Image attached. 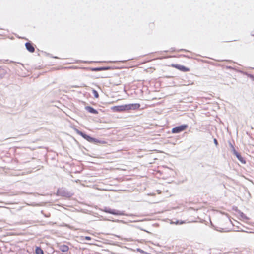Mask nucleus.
<instances>
[{"label": "nucleus", "mask_w": 254, "mask_h": 254, "mask_svg": "<svg viewBox=\"0 0 254 254\" xmlns=\"http://www.w3.org/2000/svg\"><path fill=\"white\" fill-rule=\"evenodd\" d=\"M75 131L77 134L81 136L82 137H83L85 139H86L87 141H89V142L96 143V142H99V141L97 139L94 138L83 133L82 132H81V131L77 129H75Z\"/></svg>", "instance_id": "1"}, {"label": "nucleus", "mask_w": 254, "mask_h": 254, "mask_svg": "<svg viewBox=\"0 0 254 254\" xmlns=\"http://www.w3.org/2000/svg\"><path fill=\"white\" fill-rule=\"evenodd\" d=\"M188 127V126L187 125H182L179 126H177L172 129V133H178L181 132H182L187 129Z\"/></svg>", "instance_id": "2"}, {"label": "nucleus", "mask_w": 254, "mask_h": 254, "mask_svg": "<svg viewBox=\"0 0 254 254\" xmlns=\"http://www.w3.org/2000/svg\"><path fill=\"white\" fill-rule=\"evenodd\" d=\"M171 66L183 72H188L190 70L189 68L179 64H172Z\"/></svg>", "instance_id": "3"}, {"label": "nucleus", "mask_w": 254, "mask_h": 254, "mask_svg": "<svg viewBox=\"0 0 254 254\" xmlns=\"http://www.w3.org/2000/svg\"><path fill=\"white\" fill-rule=\"evenodd\" d=\"M140 107V105L138 103L135 104H126L125 107L126 111L131 110H137L139 109Z\"/></svg>", "instance_id": "4"}, {"label": "nucleus", "mask_w": 254, "mask_h": 254, "mask_svg": "<svg viewBox=\"0 0 254 254\" xmlns=\"http://www.w3.org/2000/svg\"><path fill=\"white\" fill-rule=\"evenodd\" d=\"M111 109L114 112H123L126 111L125 105L115 106L112 107Z\"/></svg>", "instance_id": "5"}, {"label": "nucleus", "mask_w": 254, "mask_h": 254, "mask_svg": "<svg viewBox=\"0 0 254 254\" xmlns=\"http://www.w3.org/2000/svg\"><path fill=\"white\" fill-rule=\"evenodd\" d=\"M25 46L27 50L31 53H33L35 51V48L33 45L29 42H27L25 44Z\"/></svg>", "instance_id": "6"}, {"label": "nucleus", "mask_w": 254, "mask_h": 254, "mask_svg": "<svg viewBox=\"0 0 254 254\" xmlns=\"http://www.w3.org/2000/svg\"><path fill=\"white\" fill-rule=\"evenodd\" d=\"M234 154L236 156L237 158L238 159V160L243 164L246 163L245 160L241 156V155L238 153L235 150H234Z\"/></svg>", "instance_id": "7"}, {"label": "nucleus", "mask_w": 254, "mask_h": 254, "mask_svg": "<svg viewBox=\"0 0 254 254\" xmlns=\"http://www.w3.org/2000/svg\"><path fill=\"white\" fill-rule=\"evenodd\" d=\"M85 109L88 111L89 113L94 114H98V111L94 109L93 107L90 106H86L85 107Z\"/></svg>", "instance_id": "8"}, {"label": "nucleus", "mask_w": 254, "mask_h": 254, "mask_svg": "<svg viewBox=\"0 0 254 254\" xmlns=\"http://www.w3.org/2000/svg\"><path fill=\"white\" fill-rule=\"evenodd\" d=\"M60 250L63 252H66L69 250V247L66 245H63L60 247Z\"/></svg>", "instance_id": "9"}, {"label": "nucleus", "mask_w": 254, "mask_h": 254, "mask_svg": "<svg viewBox=\"0 0 254 254\" xmlns=\"http://www.w3.org/2000/svg\"><path fill=\"white\" fill-rule=\"evenodd\" d=\"M106 212L108 213L112 214H113V215H118V214H119V213L118 212V211H117V210H114V209H109L108 210H106Z\"/></svg>", "instance_id": "10"}, {"label": "nucleus", "mask_w": 254, "mask_h": 254, "mask_svg": "<svg viewBox=\"0 0 254 254\" xmlns=\"http://www.w3.org/2000/svg\"><path fill=\"white\" fill-rule=\"evenodd\" d=\"M35 253L36 254H44V252L42 249L38 247L36 248Z\"/></svg>", "instance_id": "11"}, {"label": "nucleus", "mask_w": 254, "mask_h": 254, "mask_svg": "<svg viewBox=\"0 0 254 254\" xmlns=\"http://www.w3.org/2000/svg\"><path fill=\"white\" fill-rule=\"evenodd\" d=\"M109 68H104V67H100V68H96L94 69H93V71H101L103 70L108 69Z\"/></svg>", "instance_id": "12"}, {"label": "nucleus", "mask_w": 254, "mask_h": 254, "mask_svg": "<svg viewBox=\"0 0 254 254\" xmlns=\"http://www.w3.org/2000/svg\"><path fill=\"white\" fill-rule=\"evenodd\" d=\"M93 93L95 98H98L99 95L98 92L96 90H93Z\"/></svg>", "instance_id": "13"}, {"label": "nucleus", "mask_w": 254, "mask_h": 254, "mask_svg": "<svg viewBox=\"0 0 254 254\" xmlns=\"http://www.w3.org/2000/svg\"><path fill=\"white\" fill-rule=\"evenodd\" d=\"M84 239L86 240H91V238L89 236H85L84 237Z\"/></svg>", "instance_id": "14"}, {"label": "nucleus", "mask_w": 254, "mask_h": 254, "mask_svg": "<svg viewBox=\"0 0 254 254\" xmlns=\"http://www.w3.org/2000/svg\"><path fill=\"white\" fill-rule=\"evenodd\" d=\"M214 142L215 144L216 145V146H217V145H218V141H217V139H215H215H214Z\"/></svg>", "instance_id": "15"}, {"label": "nucleus", "mask_w": 254, "mask_h": 254, "mask_svg": "<svg viewBox=\"0 0 254 254\" xmlns=\"http://www.w3.org/2000/svg\"><path fill=\"white\" fill-rule=\"evenodd\" d=\"M150 69H152L153 71L155 70V69L154 68H150Z\"/></svg>", "instance_id": "16"}, {"label": "nucleus", "mask_w": 254, "mask_h": 254, "mask_svg": "<svg viewBox=\"0 0 254 254\" xmlns=\"http://www.w3.org/2000/svg\"><path fill=\"white\" fill-rule=\"evenodd\" d=\"M168 57V58H171V57H175V56H168V57Z\"/></svg>", "instance_id": "17"}, {"label": "nucleus", "mask_w": 254, "mask_h": 254, "mask_svg": "<svg viewBox=\"0 0 254 254\" xmlns=\"http://www.w3.org/2000/svg\"><path fill=\"white\" fill-rule=\"evenodd\" d=\"M232 147L233 148L234 150H235L234 148L233 147V146H232Z\"/></svg>", "instance_id": "18"}]
</instances>
